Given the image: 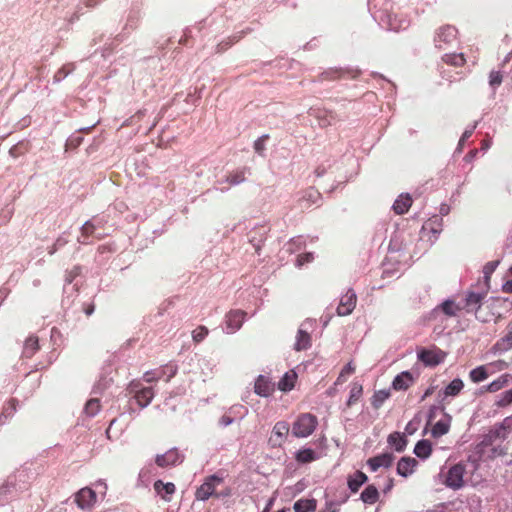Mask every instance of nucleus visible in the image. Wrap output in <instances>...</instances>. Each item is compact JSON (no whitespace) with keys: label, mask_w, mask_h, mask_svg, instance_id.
Returning <instances> with one entry per match:
<instances>
[{"label":"nucleus","mask_w":512,"mask_h":512,"mask_svg":"<svg viewBox=\"0 0 512 512\" xmlns=\"http://www.w3.org/2000/svg\"><path fill=\"white\" fill-rule=\"evenodd\" d=\"M318 425L317 417L311 413L300 414L292 425V435L305 438L311 435Z\"/></svg>","instance_id":"obj_1"},{"label":"nucleus","mask_w":512,"mask_h":512,"mask_svg":"<svg viewBox=\"0 0 512 512\" xmlns=\"http://www.w3.org/2000/svg\"><path fill=\"white\" fill-rule=\"evenodd\" d=\"M507 301L502 300L499 298L491 299L490 301L486 302L479 310L476 311L475 317L479 321L483 323L489 322L493 316H496L495 322L497 323L499 319L502 318V315L499 312V309L506 306Z\"/></svg>","instance_id":"obj_2"},{"label":"nucleus","mask_w":512,"mask_h":512,"mask_svg":"<svg viewBox=\"0 0 512 512\" xmlns=\"http://www.w3.org/2000/svg\"><path fill=\"white\" fill-rule=\"evenodd\" d=\"M466 466L463 463H457L449 468L444 484L453 490H459L464 486V474Z\"/></svg>","instance_id":"obj_3"},{"label":"nucleus","mask_w":512,"mask_h":512,"mask_svg":"<svg viewBox=\"0 0 512 512\" xmlns=\"http://www.w3.org/2000/svg\"><path fill=\"white\" fill-rule=\"evenodd\" d=\"M246 174H250L249 167H242L232 171L225 178L216 182V185L221 186L216 187V189L220 190L221 192H225L229 189L230 186L243 183L246 180Z\"/></svg>","instance_id":"obj_4"},{"label":"nucleus","mask_w":512,"mask_h":512,"mask_svg":"<svg viewBox=\"0 0 512 512\" xmlns=\"http://www.w3.org/2000/svg\"><path fill=\"white\" fill-rule=\"evenodd\" d=\"M308 114L318 121L321 128L334 125L339 120L334 111L322 107H311Z\"/></svg>","instance_id":"obj_5"},{"label":"nucleus","mask_w":512,"mask_h":512,"mask_svg":"<svg viewBox=\"0 0 512 512\" xmlns=\"http://www.w3.org/2000/svg\"><path fill=\"white\" fill-rule=\"evenodd\" d=\"M486 293L468 291L460 301V307L467 313H475L484 305L482 303Z\"/></svg>","instance_id":"obj_6"},{"label":"nucleus","mask_w":512,"mask_h":512,"mask_svg":"<svg viewBox=\"0 0 512 512\" xmlns=\"http://www.w3.org/2000/svg\"><path fill=\"white\" fill-rule=\"evenodd\" d=\"M361 74L357 68H330L322 72L319 76L320 80H336L341 78L355 79Z\"/></svg>","instance_id":"obj_7"},{"label":"nucleus","mask_w":512,"mask_h":512,"mask_svg":"<svg viewBox=\"0 0 512 512\" xmlns=\"http://www.w3.org/2000/svg\"><path fill=\"white\" fill-rule=\"evenodd\" d=\"M290 431V425L286 421H278L272 430V434L269 437V444L271 447H281L283 443L286 441L287 436Z\"/></svg>","instance_id":"obj_8"},{"label":"nucleus","mask_w":512,"mask_h":512,"mask_svg":"<svg viewBox=\"0 0 512 512\" xmlns=\"http://www.w3.org/2000/svg\"><path fill=\"white\" fill-rule=\"evenodd\" d=\"M223 479L217 475H211L206 478L204 483L196 490V499L206 501L210 496L214 495L215 488Z\"/></svg>","instance_id":"obj_9"},{"label":"nucleus","mask_w":512,"mask_h":512,"mask_svg":"<svg viewBox=\"0 0 512 512\" xmlns=\"http://www.w3.org/2000/svg\"><path fill=\"white\" fill-rule=\"evenodd\" d=\"M356 302V293L353 289H348V291L340 299V303L337 307V314L339 316H347L351 314L356 306Z\"/></svg>","instance_id":"obj_10"},{"label":"nucleus","mask_w":512,"mask_h":512,"mask_svg":"<svg viewBox=\"0 0 512 512\" xmlns=\"http://www.w3.org/2000/svg\"><path fill=\"white\" fill-rule=\"evenodd\" d=\"M388 5L387 0H369L368 8L371 12L373 18L379 22L386 23L390 25V14L387 9H378V7H383Z\"/></svg>","instance_id":"obj_11"},{"label":"nucleus","mask_w":512,"mask_h":512,"mask_svg":"<svg viewBox=\"0 0 512 512\" xmlns=\"http://www.w3.org/2000/svg\"><path fill=\"white\" fill-rule=\"evenodd\" d=\"M457 29L451 25H444L440 27L434 37L435 46L442 48V43L449 44L456 39Z\"/></svg>","instance_id":"obj_12"},{"label":"nucleus","mask_w":512,"mask_h":512,"mask_svg":"<svg viewBox=\"0 0 512 512\" xmlns=\"http://www.w3.org/2000/svg\"><path fill=\"white\" fill-rule=\"evenodd\" d=\"M183 455L179 453V451L176 448L170 449L164 454L157 455L155 459V463L159 467H167L171 465H177L182 463L183 461Z\"/></svg>","instance_id":"obj_13"},{"label":"nucleus","mask_w":512,"mask_h":512,"mask_svg":"<svg viewBox=\"0 0 512 512\" xmlns=\"http://www.w3.org/2000/svg\"><path fill=\"white\" fill-rule=\"evenodd\" d=\"M246 312L242 310H232L226 315V331L234 333L241 328Z\"/></svg>","instance_id":"obj_14"},{"label":"nucleus","mask_w":512,"mask_h":512,"mask_svg":"<svg viewBox=\"0 0 512 512\" xmlns=\"http://www.w3.org/2000/svg\"><path fill=\"white\" fill-rule=\"evenodd\" d=\"M394 459L395 456L392 453H383L369 458L367 460V465L371 471L375 472L380 467L389 468L392 465Z\"/></svg>","instance_id":"obj_15"},{"label":"nucleus","mask_w":512,"mask_h":512,"mask_svg":"<svg viewBox=\"0 0 512 512\" xmlns=\"http://www.w3.org/2000/svg\"><path fill=\"white\" fill-rule=\"evenodd\" d=\"M96 501V493L91 488H82L75 496V502L81 509L90 508Z\"/></svg>","instance_id":"obj_16"},{"label":"nucleus","mask_w":512,"mask_h":512,"mask_svg":"<svg viewBox=\"0 0 512 512\" xmlns=\"http://www.w3.org/2000/svg\"><path fill=\"white\" fill-rule=\"evenodd\" d=\"M320 200L321 194L313 187H309L302 192L301 197L298 199V203L302 209H308L311 205L317 204Z\"/></svg>","instance_id":"obj_17"},{"label":"nucleus","mask_w":512,"mask_h":512,"mask_svg":"<svg viewBox=\"0 0 512 512\" xmlns=\"http://www.w3.org/2000/svg\"><path fill=\"white\" fill-rule=\"evenodd\" d=\"M275 390V385L268 378L259 375L255 381L254 391L262 397L270 396Z\"/></svg>","instance_id":"obj_18"},{"label":"nucleus","mask_w":512,"mask_h":512,"mask_svg":"<svg viewBox=\"0 0 512 512\" xmlns=\"http://www.w3.org/2000/svg\"><path fill=\"white\" fill-rule=\"evenodd\" d=\"M418 462L412 457H402L397 464V473L402 477H408L413 472Z\"/></svg>","instance_id":"obj_19"},{"label":"nucleus","mask_w":512,"mask_h":512,"mask_svg":"<svg viewBox=\"0 0 512 512\" xmlns=\"http://www.w3.org/2000/svg\"><path fill=\"white\" fill-rule=\"evenodd\" d=\"M417 356L427 366H436L443 361V357L438 352L428 349H421Z\"/></svg>","instance_id":"obj_20"},{"label":"nucleus","mask_w":512,"mask_h":512,"mask_svg":"<svg viewBox=\"0 0 512 512\" xmlns=\"http://www.w3.org/2000/svg\"><path fill=\"white\" fill-rule=\"evenodd\" d=\"M305 324L306 323H302L298 329L296 342L294 344V349L296 351L307 350L311 346V336L305 329H303Z\"/></svg>","instance_id":"obj_21"},{"label":"nucleus","mask_w":512,"mask_h":512,"mask_svg":"<svg viewBox=\"0 0 512 512\" xmlns=\"http://www.w3.org/2000/svg\"><path fill=\"white\" fill-rule=\"evenodd\" d=\"M413 381L414 379L412 374L409 371H404L394 378L392 382V387L395 390L405 391L411 386Z\"/></svg>","instance_id":"obj_22"},{"label":"nucleus","mask_w":512,"mask_h":512,"mask_svg":"<svg viewBox=\"0 0 512 512\" xmlns=\"http://www.w3.org/2000/svg\"><path fill=\"white\" fill-rule=\"evenodd\" d=\"M412 205V198L407 194H401L394 202L392 208L397 215L405 214Z\"/></svg>","instance_id":"obj_23"},{"label":"nucleus","mask_w":512,"mask_h":512,"mask_svg":"<svg viewBox=\"0 0 512 512\" xmlns=\"http://www.w3.org/2000/svg\"><path fill=\"white\" fill-rule=\"evenodd\" d=\"M510 382H512V374L505 373L487 385L485 390L487 392L494 393L508 386Z\"/></svg>","instance_id":"obj_24"},{"label":"nucleus","mask_w":512,"mask_h":512,"mask_svg":"<svg viewBox=\"0 0 512 512\" xmlns=\"http://www.w3.org/2000/svg\"><path fill=\"white\" fill-rule=\"evenodd\" d=\"M154 395L155 393L152 387L141 388L140 390H137V393L136 395H134V398L136 399L139 406L144 408L151 403V401L154 398Z\"/></svg>","instance_id":"obj_25"},{"label":"nucleus","mask_w":512,"mask_h":512,"mask_svg":"<svg viewBox=\"0 0 512 512\" xmlns=\"http://www.w3.org/2000/svg\"><path fill=\"white\" fill-rule=\"evenodd\" d=\"M387 442L394 447L395 451L403 452L407 446L408 440L401 433L393 432L388 436Z\"/></svg>","instance_id":"obj_26"},{"label":"nucleus","mask_w":512,"mask_h":512,"mask_svg":"<svg viewBox=\"0 0 512 512\" xmlns=\"http://www.w3.org/2000/svg\"><path fill=\"white\" fill-rule=\"evenodd\" d=\"M493 373L494 370L490 371L487 365H482L472 369L469 373V377L472 382L479 383L487 379L488 376Z\"/></svg>","instance_id":"obj_27"},{"label":"nucleus","mask_w":512,"mask_h":512,"mask_svg":"<svg viewBox=\"0 0 512 512\" xmlns=\"http://www.w3.org/2000/svg\"><path fill=\"white\" fill-rule=\"evenodd\" d=\"M154 489L163 499L169 500L170 498L167 495L174 494L176 487L171 482L164 483L162 480H157L154 483Z\"/></svg>","instance_id":"obj_28"},{"label":"nucleus","mask_w":512,"mask_h":512,"mask_svg":"<svg viewBox=\"0 0 512 512\" xmlns=\"http://www.w3.org/2000/svg\"><path fill=\"white\" fill-rule=\"evenodd\" d=\"M506 433L502 432L496 425L484 435L481 444L485 447L493 445L497 439H506Z\"/></svg>","instance_id":"obj_29"},{"label":"nucleus","mask_w":512,"mask_h":512,"mask_svg":"<svg viewBox=\"0 0 512 512\" xmlns=\"http://www.w3.org/2000/svg\"><path fill=\"white\" fill-rule=\"evenodd\" d=\"M296 379L297 374L294 371L286 372L278 382V389L284 392L292 390Z\"/></svg>","instance_id":"obj_30"},{"label":"nucleus","mask_w":512,"mask_h":512,"mask_svg":"<svg viewBox=\"0 0 512 512\" xmlns=\"http://www.w3.org/2000/svg\"><path fill=\"white\" fill-rule=\"evenodd\" d=\"M368 481V477L361 471H356L353 476L348 478V487L351 492L355 493L359 488Z\"/></svg>","instance_id":"obj_31"},{"label":"nucleus","mask_w":512,"mask_h":512,"mask_svg":"<svg viewBox=\"0 0 512 512\" xmlns=\"http://www.w3.org/2000/svg\"><path fill=\"white\" fill-rule=\"evenodd\" d=\"M414 453L421 459L428 458L432 453V445L429 440H420L414 447Z\"/></svg>","instance_id":"obj_32"},{"label":"nucleus","mask_w":512,"mask_h":512,"mask_svg":"<svg viewBox=\"0 0 512 512\" xmlns=\"http://www.w3.org/2000/svg\"><path fill=\"white\" fill-rule=\"evenodd\" d=\"M492 349L500 353L512 349V331L508 330L506 335L497 340Z\"/></svg>","instance_id":"obj_33"},{"label":"nucleus","mask_w":512,"mask_h":512,"mask_svg":"<svg viewBox=\"0 0 512 512\" xmlns=\"http://www.w3.org/2000/svg\"><path fill=\"white\" fill-rule=\"evenodd\" d=\"M317 507L315 499H300L294 503L295 512H314Z\"/></svg>","instance_id":"obj_34"},{"label":"nucleus","mask_w":512,"mask_h":512,"mask_svg":"<svg viewBox=\"0 0 512 512\" xmlns=\"http://www.w3.org/2000/svg\"><path fill=\"white\" fill-rule=\"evenodd\" d=\"M378 498L379 492L374 485H368L360 495V499L366 504H374Z\"/></svg>","instance_id":"obj_35"},{"label":"nucleus","mask_w":512,"mask_h":512,"mask_svg":"<svg viewBox=\"0 0 512 512\" xmlns=\"http://www.w3.org/2000/svg\"><path fill=\"white\" fill-rule=\"evenodd\" d=\"M39 349L38 338L34 336H30L26 339L24 348H23V356L26 358H31Z\"/></svg>","instance_id":"obj_36"},{"label":"nucleus","mask_w":512,"mask_h":512,"mask_svg":"<svg viewBox=\"0 0 512 512\" xmlns=\"http://www.w3.org/2000/svg\"><path fill=\"white\" fill-rule=\"evenodd\" d=\"M439 308L443 311V313L447 316H456L459 311L462 310L460 307V301L455 303L453 300H445Z\"/></svg>","instance_id":"obj_37"},{"label":"nucleus","mask_w":512,"mask_h":512,"mask_svg":"<svg viewBox=\"0 0 512 512\" xmlns=\"http://www.w3.org/2000/svg\"><path fill=\"white\" fill-rule=\"evenodd\" d=\"M363 387L360 383L354 382L351 385L350 394L346 403L347 407L354 405L362 396Z\"/></svg>","instance_id":"obj_38"},{"label":"nucleus","mask_w":512,"mask_h":512,"mask_svg":"<svg viewBox=\"0 0 512 512\" xmlns=\"http://www.w3.org/2000/svg\"><path fill=\"white\" fill-rule=\"evenodd\" d=\"M450 420L449 416L447 420H439L432 428V436L438 438L447 434L450 428Z\"/></svg>","instance_id":"obj_39"},{"label":"nucleus","mask_w":512,"mask_h":512,"mask_svg":"<svg viewBox=\"0 0 512 512\" xmlns=\"http://www.w3.org/2000/svg\"><path fill=\"white\" fill-rule=\"evenodd\" d=\"M295 458L299 463L306 464L316 460V453L311 448H304L296 453Z\"/></svg>","instance_id":"obj_40"},{"label":"nucleus","mask_w":512,"mask_h":512,"mask_svg":"<svg viewBox=\"0 0 512 512\" xmlns=\"http://www.w3.org/2000/svg\"><path fill=\"white\" fill-rule=\"evenodd\" d=\"M17 403L16 399H11L3 406V410L0 414V425L4 424V422L15 413Z\"/></svg>","instance_id":"obj_41"},{"label":"nucleus","mask_w":512,"mask_h":512,"mask_svg":"<svg viewBox=\"0 0 512 512\" xmlns=\"http://www.w3.org/2000/svg\"><path fill=\"white\" fill-rule=\"evenodd\" d=\"M464 384L460 378L452 380L444 389L445 396H456L463 389Z\"/></svg>","instance_id":"obj_42"},{"label":"nucleus","mask_w":512,"mask_h":512,"mask_svg":"<svg viewBox=\"0 0 512 512\" xmlns=\"http://www.w3.org/2000/svg\"><path fill=\"white\" fill-rule=\"evenodd\" d=\"M442 60L451 66L455 67H461L465 64L466 60L464 58V55L462 53L459 54H445L442 57Z\"/></svg>","instance_id":"obj_43"},{"label":"nucleus","mask_w":512,"mask_h":512,"mask_svg":"<svg viewBox=\"0 0 512 512\" xmlns=\"http://www.w3.org/2000/svg\"><path fill=\"white\" fill-rule=\"evenodd\" d=\"M390 393L387 390H379L372 396L371 404L375 409H378L389 398Z\"/></svg>","instance_id":"obj_44"},{"label":"nucleus","mask_w":512,"mask_h":512,"mask_svg":"<svg viewBox=\"0 0 512 512\" xmlns=\"http://www.w3.org/2000/svg\"><path fill=\"white\" fill-rule=\"evenodd\" d=\"M100 410V400L97 398H92L87 401L84 407V412L87 416L93 417Z\"/></svg>","instance_id":"obj_45"},{"label":"nucleus","mask_w":512,"mask_h":512,"mask_svg":"<svg viewBox=\"0 0 512 512\" xmlns=\"http://www.w3.org/2000/svg\"><path fill=\"white\" fill-rule=\"evenodd\" d=\"M75 69L74 64L69 63L61 67L54 75V82H60Z\"/></svg>","instance_id":"obj_46"},{"label":"nucleus","mask_w":512,"mask_h":512,"mask_svg":"<svg viewBox=\"0 0 512 512\" xmlns=\"http://www.w3.org/2000/svg\"><path fill=\"white\" fill-rule=\"evenodd\" d=\"M69 242L68 240V237L66 236L65 233H63L62 235H60L56 241L50 246L48 247V254L49 255H53L54 253H56L60 248L64 247L67 243Z\"/></svg>","instance_id":"obj_47"},{"label":"nucleus","mask_w":512,"mask_h":512,"mask_svg":"<svg viewBox=\"0 0 512 512\" xmlns=\"http://www.w3.org/2000/svg\"><path fill=\"white\" fill-rule=\"evenodd\" d=\"M80 233L82 236H95L97 239H103V235L96 234L95 226L93 223L86 221L80 228Z\"/></svg>","instance_id":"obj_48"},{"label":"nucleus","mask_w":512,"mask_h":512,"mask_svg":"<svg viewBox=\"0 0 512 512\" xmlns=\"http://www.w3.org/2000/svg\"><path fill=\"white\" fill-rule=\"evenodd\" d=\"M269 139V135L264 134L254 142V150L257 154L263 156L266 149L265 142Z\"/></svg>","instance_id":"obj_49"},{"label":"nucleus","mask_w":512,"mask_h":512,"mask_svg":"<svg viewBox=\"0 0 512 512\" xmlns=\"http://www.w3.org/2000/svg\"><path fill=\"white\" fill-rule=\"evenodd\" d=\"M82 272V267L80 265L74 266L71 270L66 271L65 274V282L66 284H71L76 277H78Z\"/></svg>","instance_id":"obj_50"},{"label":"nucleus","mask_w":512,"mask_h":512,"mask_svg":"<svg viewBox=\"0 0 512 512\" xmlns=\"http://www.w3.org/2000/svg\"><path fill=\"white\" fill-rule=\"evenodd\" d=\"M164 373V370L147 371L144 374L143 379L147 383H152L154 381L161 379Z\"/></svg>","instance_id":"obj_51"},{"label":"nucleus","mask_w":512,"mask_h":512,"mask_svg":"<svg viewBox=\"0 0 512 512\" xmlns=\"http://www.w3.org/2000/svg\"><path fill=\"white\" fill-rule=\"evenodd\" d=\"M14 488L8 482L0 487V504H4L7 501V496L12 494Z\"/></svg>","instance_id":"obj_52"},{"label":"nucleus","mask_w":512,"mask_h":512,"mask_svg":"<svg viewBox=\"0 0 512 512\" xmlns=\"http://www.w3.org/2000/svg\"><path fill=\"white\" fill-rule=\"evenodd\" d=\"M208 335V329L205 326H199L192 332V338L196 343L201 342Z\"/></svg>","instance_id":"obj_53"},{"label":"nucleus","mask_w":512,"mask_h":512,"mask_svg":"<svg viewBox=\"0 0 512 512\" xmlns=\"http://www.w3.org/2000/svg\"><path fill=\"white\" fill-rule=\"evenodd\" d=\"M477 127V122H475L473 125L467 127L465 131L463 132L459 143H458V149H461L464 145V143L472 136L474 130Z\"/></svg>","instance_id":"obj_54"},{"label":"nucleus","mask_w":512,"mask_h":512,"mask_svg":"<svg viewBox=\"0 0 512 512\" xmlns=\"http://www.w3.org/2000/svg\"><path fill=\"white\" fill-rule=\"evenodd\" d=\"M512 403V390H507L501 394L500 399L496 402L498 407H506Z\"/></svg>","instance_id":"obj_55"},{"label":"nucleus","mask_w":512,"mask_h":512,"mask_svg":"<svg viewBox=\"0 0 512 512\" xmlns=\"http://www.w3.org/2000/svg\"><path fill=\"white\" fill-rule=\"evenodd\" d=\"M500 261L499 260H494V261H490V262H487L483 268V273H484V278L486 280H488L491 276V274L495 271V269L497 268V266L499 265Z\"/></svg>","instance_id":"obj_56"},{"label":"nucleus","mask_w":512,"mask_h":512,"mask_svg":"<svg viewBox=\"0 0 512 512\" xmlns=\"http://www.w3.org/2000/svg\"><path fill=\"white\" fill-rule=\"evenodd\" d=\"M496 426L504 433H506V436L510 431H512V415L508 416L503 419V421L499 424H496Z\"/></svg>","instance_id":"obj_57"},{"label":"nucleus","mask_w":512,"mask_h":512,"mask_svg":"<svg viewBox=\"0 0 512 512\" xmlns=\"http://www.w3.org/2000/svg\"><path fill=\"white\" fill-rule=\"evenodd\" d=\"M419 424H420V419L418 417H414L412 420H410L407 423V425L405 427V433L408 435L414 434L417 431Z\"/></svg>","instance_id":"obj_58"},{"label":"nucleus","mask_w":512,"mask_h":512,"mask_svg":"<svg viewBox=\"0 0 512 512\" xmlns=\"http://www.w3.org/2000/svg\"><path fill=\"white\" fill-rule=\"evenodd\" d=\"M347 500V497L344 498L341 502H335V501H326L325 507L320 512H338V506L341 503H344Z\"/></svg>","instance_id":"obj_59"},{"label":"nucleus","mask_w":512,"mask_h":512,"mask_svg":"<svg viewBox=\"0 0 512 512\" xmlns=\"http://www.w3.org/2000/svg\"><path fill=\"white\" fill-rule=\"evenodd\" d=\"M502 83V75L498 71H492L489 76V84L491 87L496 88Z\"/></svg>","instance_id":"obj_60"},{"label":"nucleus","mask_w":512,"mask_h":512,"mask_svg":"<svg viewBox=\"0 0 512 512\" xmlns=\"http://www.w3.org/2000/svg\"><path fill=\"white\" fill-rule=\"evenodd\" d=\"M490 369V371L494 370V372L496 370H504L506 368H508V363L505 362L504 360H499V361H496V362H493V363H490L487 365Z\"/></svg>","instance_id":"obj_61"},{"label":"nucleus","mask_w":512,"mask_h":512,"mask_svg":"<svg viewBox=\"0 0 512 512\" xmlns=\"http://www.w3.org/2000/svg\"><path fill=\"white\" fill-rule=\"evenodd\" d=\"M263 237L260 235L259 238L255 237V236H250L249 238V242L254 246L255 248V252L257 254H260V250H261V246H262V243H263Z\"/></svg>","instance_id":"obj_62"},{"label":"nucleus","mask_w":512,"mask_h":512,"mask_svg":"<svg viewBox=\"0 0 512 512\" xmlns=\"http://www.w3.org/2000/svg\"><path fill=\"white\" fill-rule=\"evenodd\" d=\"M314 259L313 253H305L302 255H299L297 258V265L302 266L305 263H309Z\"/></svg>","instance_id":"obj_63"},{"label":"nucleus","mask_w":512,"mask_h":512,"mask_svg":"<svg viewBox=\"0 0 512 512\" xmlns=\"http://www.w3.org/2000/svg\"><path fill=\"white\" fill-rule=\"evenodd\" d=\"M83 138L82 137H72V138H69L66 142V147L67 148H77L81 142H82Z\"/></svg>","instance_id":"obj_64"}]
</instances>
